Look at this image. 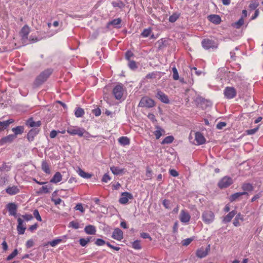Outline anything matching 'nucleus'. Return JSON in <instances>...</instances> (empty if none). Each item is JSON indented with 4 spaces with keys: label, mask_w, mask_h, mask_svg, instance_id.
<instances>
[{
    "label": "nucleus",
    "mask_w": 263,
    "mask_h": 263,
    "mask_svg": "<svg viewBox=\"0 0 263 263\" xmlns=\"http://www.w3.org/2000/svg\"><path fill=\"white\" fill-rule=\"evenodd\" d=\"M52 69H47L42 72L35 79L33 85L38 87L47 81L50 76L52 74Z\"/></svg>",
    "instance_id": "1"
},
{
    "label": "nucleus",
    "mask_w": 263,
    "mask_h": 263,
    "mask_svg": "<svg viewBox=\"0 0 263 263\" xmlns=\"http://www.w3.org/2000/svg\"><path fill=\"white\" fill-rule=\"evenodd\" d=\"M156 105L155 101L147 96L143 97L138 104V106L145 108H152Z\"/></svg>",
    "instance_id": "2"
},
{
    "label": "nucleus",
    "mask_w": 263,
    "mask_h": 263,
    "mask_svg": "<svg viewBox=\"0 0 263 263\" xmlns=\"http://www.w3.org/2000/svg\"><path fill=\"white\" fill-rule=\"evenodd\" d=\"M201 217L204 223L210 224L214 222L215 214L211 210H205L203 212Z\"/></svg>",
    "instance_id": "3"
},
{
    "label": "nucleus",
    "mask_w": 263,
    "mask_h": 263,
    "mask_svg": "<svg viewBox=\"0 0 263 263\" xmlns=\"http://www.w3.org/2000/svg\"><path fill=\"white\" fill-rule=\"evenodd\" d=\"M67 132L71 135H78L79 137L84 136V134L89 135V134L86 132L85 129L78 126H70L68 127Z\"/></svg>",
    "instance_id": "4"
},
{
    "label": "nucleus",
    "mask_w": 263,
    "mask_h": 263,
    "mask_svg": "<svg viewBox=\"0 0 263 263\" xmlns=\"http://www.w3.org/2000/svg\"><path fill=\"white\" fill-rule=\"evenodd\" d=\"M202 47L205 50L215 49L218 48V44L212 40L204 39L201 42Z\"/></svg>",
    "instance_id": "5"
},
{
    "label": "nucleus",
    "mask_w": 263,
    "mask_h": 263,
    "mask_svg": "<svg viewBox=\"0 0 263 263\" xmlns=\"http://www.w3.org/2000/svg\"><path fill=\"white\" fill-rule=\"evenodd\" d=\"M124 89L122 84L117 85L112 90V93L117 100H120L124 94Z\"/></svg>",
    "instance_id": "6"
},
{
    "label": "nucleus",
    "mask_w": 263,
    "mask_h": 263,
    "mask_svg": "<svg viewBox=\"0 0 263 263\" xmlns=\"http://www.w3.org/2000/svg\"><path fill=\"white\" fill-rule=\"evenodd\" d=\"M191 216L186 209L181 210L179 215V219L181 222L188 224L191 220Z\"/></svg>",
    "instance_id": "7"
},
{
    "label": "nucleus",
    "mask_w": 263,
    "mask_h": 263,
    "mask_svg": "<svg viewBox=\"0 0 263 263\" xmlns=\"http://www.w3.org/2000/svg\"><path fill=\"white\" fill-rule=\"evenodd\" d=\"M224 97L228 99H232L234 98L237 95V91L233 87H226L223 91Z\"/></svg>",
    "instance_id": "8"
},
{
    "label": "nucleus",
    "mask_w": 263,
    "mask_h": 263,
    "mask_svg": "<svg viewBox=\"0 0 263 263\" xmlns=\"http://www.w3.org/2000/svg\"><path fill=\"white\" fill-rule=\"evenodd\" d=\"M232 179L228 176H224L218 183V186L220 189H224L229 187L233 183Z\"/></svg>",
    "instance_id": "9"
},
{
    "label": "nucleus",
    "mask_w": 263,
    "mask_h": 263,
    "mask_svg": "<svg viewBox=\"0 0 263 263\" xmlns=\"http://www.w3.org/2000/svg\"><path fill=\"white\" fill-rule=\"evenodd\" d=\"M210 250V245H208V246L206 248H204L202 247L197 249V250L196 251V256L200 258L205 257L208 254Z\"/></svg>",
    "instance_id": "10"
},
{
    "label": "nucleus",
    "mask_w": 263,
    "mask_h": 263,
    "mask_svg": "<svg viewBox=\"0 0 263 263\" xmlns=\"http://www.w3.org/2000/svg\"><path fill=\"white\" fill-rule=\"evenodd\" d=\"M133 198V196L132 194L128 192H123L121 194V197L119 199V202L122 204H126L129 199H132Z\"/></svg>",
    "instance_id": "11"
},
{
    "label": "nucleus",
    "mask_w": 263,
    "mask_h": 263,
    "mask_svg": "<svg viewBox=\"0 0 263 263\" xmlns=\"http://www.w3.org/2000/svg\"><path fill=\"white\" fill-rule=\"evenodd\" d=\"M30 29L29 27L27 25L24 26L22 28L20 32V34L21 36L22 37V39L24 42H26V41L28 40V36L30 32Z\"/></svg>",
    "instance_id": "12"
},
{
    "label": "nucleus",
    "mask_w": 263,
    "mask_h": 263,
    "mask_svg": "<svg viewBox=\"0 0 263 263\" xmlns=\"http://www.w3.org/2000/svg\"><path fill=\"white\" fill-rule=\"evenodd\" d=\"M156 97L164 103L168 104L170 102L167 96L160 89L157 90Z\"/></svg>",
    "instance_id": "13"
},
{
    "label": "nucleus",
    "mask_w": 263,
    "mask_h": 263,
    "mask_svg": "<svg viewBox=\"0 0 263 263\" xmlns=\"http://www.w3.org/2000/svg\"><path fill=\"white\" fill-rule=\"evenodd\" d=\"M112 238L117 240L120 241L123 238V233L119 228H116L112 234Z\"/></svg>",
    "instance_id": "14"
},
{
    "label": "nucleus",
    "mask_w": 263,
    "mask_h": 263,
    "mask_svg": "<svg viewBox=\"0 0 263 263\" xmlns=\"http://www.w3.org/2000/svg\"><path fill=\"white\" fill-rule=\"evenodd\" d=\"M40 130L38 128H34L29 130L27 134V139L31 142L34 140V137L39 134Z\"/></svg>",
    "instance_id": "15"
},
{
    "label": "nucleus",
    "mask_w": 263,
    "mask_h": 263,
    "mask_svg": "<svg viewBox=\"0 0 263 263\" xmlns=\"http://www.w3.org/2000/svg\"><path fill=\"white\" fill-rule=\"evenodd\" d=\"M7 208L9 211V215L15 216L17 212V205L14 203H9L7 205Z\"/></svg>",
    "instance_id": "16"
},
{
    "label": "nucleus",
    "mask_w": 263,
    "mask_h": 263,
    "mask_svg": "<svg viewBox=\"0 0 263 263\" xmlns=\"http://www.w3.org/2000/svg\"><path fill=\"white\" fill-rule=\"evenodd\" d=\"M14 122L12 119H9L4 121H0V132L7 129L10 124L13 123Z\"/></svg>",
    "instance_id": "17"
},
{
    "label": "nucleus",
    "mask_w": 263,
    "mask_h": 263,
    "mask_svg": "<svg viewBox=\"0 0 263 263\" xmlns=\"http://www.w3.org/2000/svg\"><path fill=\"white\" fill-rule=\"evenodd\" d=\"M195 140L196 141L197 145H201L205 142V139L202 134L199 132H197L195 134Z\"/></svg>",
    "instance_id": "18"
},
{
    "label": "nucleus",
    "mask_w": 263,
    "mask_h": 263,
    "mask_svg": "<svg viewBox=\"0 0 263 263\" xmlns=\"http://www.w3.org/2000/svg\"><path fill=\"white\" fill-rule=\"evenodd\" d=\"M15 138V135H9L7 136L3 137L0 140V145H3L7 143H10Z\"/></svg>",
    "instance_id": "19"
},
{
    "label": "nucleus",
    "mask_w": 263,
    "mask_h": 263,
    "mask_svg": "<svg viewBox=\"0 0 263 263\" xmlns=\"http://www.w3.org/2000/svg\"><path fill=\"white\" fill-rule=\"evenodd\" d=\"M6 192L10 195H14L20 192V189L17 186H9L6 189Z\"/></svg>",
    "instance_id": "20"
},
{
    "label": "nucleus",
    "mask_w": 263,
    "mask_h": 263,
    "mask_svg": "<svg viewBox=\"0 0 263 263\" xmlns=\"http://www.w3.org/2000/svg\"><path fill=\"white\" fill-rule=\"evenodd\" d=\"M237 214L236 210H233L230 212L226 216L223 217L222 221L223 222L227 223L231 221L232 218Z\"/></svg>",
    "instance_id": "21"
},
{
    "label": "nucleus",
    "mask_w": 263,
    "mask_h": 263,
    "mask_svg": "<svg viewBox=\"0 0 263 263\" xmlns=\"http://www.w3.org/2000/svg\"><path fill=\"white\" fill-rule=\"evenodd\" d=\"M18 225L17 226V230L18 234H24L26 228L23 226V220L21 218L17 219Z\"/></svg>",
    "instance_id": "22"
},
{
    "label": "nucleus",
    "mask_w": 263,
    "mask_h": 263,
    "mask_svg": "<svg viewBox=\"0 0 263 263\" xmlns=\"http://www.w3.org/2000/svg\"><path fill=\"white\" fill-rule=\"evenodd\" d=\"M122 22V20L120 18H118L108 22L107 24V27L108 28L110 26H114L115 27L119 28L121 27L120 25Z\"/></svg>",
    "instance_id": "23"
},
{
    "label": "nucleus",
    "mask_w": 263,
    "mask_h": 263,
    "mask_svg": "<svg viewBox=\"0 0 263 263\" xmlns=\"http://www.w3.org/2000/svg\"><path fill=\"white\" fill-rule=\"evenodd\" d=\"M208 18L211 22L215 24H219L221 21L220 17L216 14L210 15Z\"/></svg>",
    "instance_id": "24"
},
{
    "label": "nucleus",
    "mask_w": 263,
    "mask_h": 263,
    "mask_svg": "<svg viewBox=\"0 0 263 263\" xmlns=\"http://www.w3.org/2000/svg\"><path fill=\"white\" fill-rule=\"evenodd\" d=\"M62 179V175L61 173L57 172L53 175V177L51 179L50 182L51 183H57L60 182Z\"/></svg>",
    "instance_id": "25"
},
{
    "label": "nucleus",
    "mask_w": 263,
    "mask_h": 263,
    "mask_svg": "<svg viewBox=\"0 0 263 263\" xmlns=\"http://www.w3.org/2000/svg\"><path fill=\"white\" fill-rule=\"evenodd\" d=\"M245 195H248V194L247 193V192H238V193H234V194L231 195L229 197V200L231 202H233V201L236 200L241 196Z\"/></svg>",
    "instance_id": "26"
},
{
    "label": "nucleus",
    "mask_w": 263,
    "mask_h": 263,
    "mask_svg": "<svg viewBox=\"0 0 263 263\" xmlns=\"http://www.w3.org/2000/svg\"><path fill=\"white\" fill-rule=\"evenodd\" d=\"M42 170L46 174H50L51 170L49 164L46 161H43L41 165Z\"/></svg>",
    "instance_id": "27"
},
{
    "label": "nucleus",
    "mask_w": 263,
    "mask_h": 263,
    "mask_svg": "<svg viewBox=\"0 0 263 263\" xmlns=\"http://www.w3.org/2000/svg\"><path fill=\"white\" fill-rule=\"evenodd\" d=\"M84 231L86 234L89 235L95 234L96 232V229L95 226L92 225H88L85 227Z\"/></svg>",
    "instance_id": "28"
},
{
    "label": "nucleus",
    "mask_w": 263,
    "mask_h": 263,
    "mask_svg": "<svg viewBox=\"0 0 263 263\" xmlns=\"http://www.w3.org/2000/svg\"><path fill=\"white\" fill-rule=\"evenodd\" d=\"M241 188L243 190V192H251L253 190L254 187L252 184L249 183H244L242 184L241 186Z\"/></svg>",
    "instance_id": "29"
},
{
    "label": "nucleus",
    "mask_w": 263,
    "mask_h": 263,
    "mask_svg": "<svg viewBox=\"0 0 263 263\" xmlns=\"http://www.w3.org/2000/svg\"><path fill=\"white\" fill-rule=\"evenodd\" d=\"M119 143L123 146L128 145L130 144V140L127 137H121L118 139Z\"/></svg>",
    "instance_id": "30"
},
{
    "label": "nucleus",
    "mask_w": 263,
    "mask_h": 263,
    "mask_svg": "<svg viewBox=\"0 0 263 263\" xmlns=\"http://www.w3.org/2000/svg\"><path fill=\"white\" fill-rule=\"evenodd\" d=\"M236 217L233 221V224L235 227H238L240 226L239 220L243 221V219L240 213L236 215Z\"/></svg>",
    "instance_id": "31"
},
{
    "label": "nucleus",
    "mask_w": 263,
    "mask_h": 263,
    "mask_svg": "<svg viewBox=\"0 0 263 263\" xmlns=\"http://www.w3.org/2000/svg\"><path fill=\"white\" fill-rule=\"evenodd\" d=\"M78 173L81 177L84 178L88 179L90 178L92 176L91 174L84 172L81 168L79 169V170L78 171Z\"/></svg>",
    "instance_id": "32"
},
{
    "label": "nucleus",
    "mask_w": 263,
    "mask_h": 263,
    "mask_svg": "<svg viewBox=\"0 0 263 263\" xmlns=\"http://www.w3.org/2000/svg\"><path fill=\"white\" fill-rule=\"evenodd\" d=\"M12 130L14 132V135L16 137V135L22 134L24 131V127L22 126H18L16 127L13 128Z\"/></svg>",
    "instance_id": "33"
},
{
    "label": "nucleus",
    "mask_w": 263,
    "mask_h": 263,
    "mask_svg": "<svg viewBox=\"0 0 263 263\" xmlns=\"http://www.w3.org/2000/svg\"><path fill=\"white\" fill-rule=\"evenodd\" d=\"M110 170L114 175H119L123 172L124 169H121L119 167L113 166L110 167Z\"/></svg>",
    "instance_id": "34"
},
{
    "label": "nucleus",
    "mask_w": 263,
    "mask_h": 263,
    "mask_svg": "<svg viewBox=\"0 0 263 263\" xmlns=\"http://www.w3.org/2000/svg\"><path fill=\"white\" fill-rule=\"evenodd\" d=\"M41 121L35 122V121H33L32 119L28 120L27 122V125L29 127H39L41 125Z\"/></svg>",
    "instance_id": "35"
},
{
    "label": "nucleus",
    "mask_w": 263,
    "mask_h": 263,
    "mask_svg": "<svg viewBox=\"0 0 263 263\" xmlns=\"http://www.w3.org/2000/svg\"><path fill=\"white\" fill-rule=\"evenodd\" d=\"M74 114L78 118L82 117L84 114V110L83 108L78 107L76 109Z\"/></svg>",
    "instance_id": "36"
},
{
    "label": "nucleus",
    "mask_w": 263,
    "mask_h": 263,
    "mask_svg": "<svg viewBox=\"0 0 263 263\" xmlns=\"http://www.w3.org/2000/svg\"><path fill=\"white\" fill-rule=\"evenodd\" d=\"M52 189L51 186L48 187V186H43L39 192V193H49L50 192V190Z\"/></svg>",
    "instance_id": "37"
},
{
    "label": "nucleus",
    "mask_w": 263,
    "mask_h": 263,
    "mask_svg": "<svg viewBox=\"0 0 263 263\" xmlns=\"http://www.w3.org/2000/svg\"><path fill=\"white\" fill-rule=\"evenodd\" d=\"M152 170L149 167H147L146 169L145 176L146 178L145 180H151L152 179Z\"/></svg>",
    "instance_id": "38"
},
{
    "label": "nucleus",
    "mask_w": 263,
    "mask_h": 263,
    "mask_svg": "<svg viewBox=\"0 0 263 263\" xmlns=\"http://www.w3.org/2000/svg\"><path fill=\"white\" fill-rule=\"evenodd\" d=\"M174 137L172 136L166 137L162 141V144H170L174 141Z\"/></svg>",
    "instance_id": "39"
},
{
    "label": "nucleus",
    "mask_w": 263,
    "mask_h": 263,
    "mask_svg": "<svg viewBox=\"0 0 263 263\" xmlns=\"http://www.w3.org/2000/svg\"><path fill=\"white\" fill-rule=\"evenodd\" d=\"M244 23V20L242 17H241L237 22H235L233 26L237 29H239Z\"/></svg>",
    "instance_id": "40"
},
{
    "label": "nucleus",
    "mask_w": 263,
    "mask_h": 263,
    "mask_svg": "<svg viewBox=\"0 0 263 263\" xmlns=\"http://www.w3.org/2000/svg\"><path fill=\"white\" fill-rule=\"evenodd\" d=\"M179 17V14L176 13H173L168 18L169 22L171 23L175 22Z\"/></svg>",
    "instance_id": "41"
},
{
    "label": "nucleus",
    "mask_w": 263,
    "mask_h": 263,
    "mask_svg": "<svg viewBox=\"0 0 263 263\" xmlns=\"http://www.w3.org/2000/svg\"><path fill=\"white\" fill-rule=\"evenodd\" d=\"M112 5L114 7H119L120 8H122L124 7V4L121 1H117V2H112Z\"/></svg>",
    "instance_id": "42"
},
{
    "label": "nucleus",
    "mask_w": 263,
    "mask_h": 263,
    "mask_svg": "<svg viewBox=\"0 0 263 263\" xmlns=\"http://www.w3.org/2000/svg\"><path fill=\"white\" fill-rule=\"evenodd\" d=\"M91 237H87L86 238H81L79 240L80 244L82 247H85L90 241Z\"/></svg>",
    "instance_id": "43"
},
{
    "label": "nucleus",
    "mask_w": 263,
    "mask_h": 263,
    "mask_svg": "<svg viewBox=\"0 0 263 263\" xmlns=\"http://www.w3.org/2000/svg\"><path fill=\"white\" fill-rule=\"evenodd\" d=\"M152 32V29L151 28H149L148 29H145L142 32L141 35L143 37H148Z\"/></svg>",
    "instance_id": "44"
},
{
    "label": "nucleus",
    "mask_w": 263,
    "mask_h": 263,
    "mask_svg": "<svg viewBox=\"0 0 263 263\" xmlns=\"http://www.w3.org/2000/svg\"><path fill=\"white\" fill-rule=\"evenodd\" d=\"M259 6V3L256 1H252L249 5V8L251 10H255Z\"/></svg>",
    "instance_id": "45"
},
{
    "label": "nucleus",
    "mask_w": 263,
    "mask_h": 263,
    "mask_svg": "<svg viewBox=\"0 0 263 263\" xmlns=\"http://www.w3.org/2000/svg\"><path fill=\"white\" fill-rule=\"evenodd\" d=\"M18 254V251L16 249H15L12 253H11L7 257V260H10L14 258Z\"/></svg>",
    "instance_id": "46"
},
{
    "label": "nucleus",
    "mask_w": 263,
    "mask_h": 263,
    "mask_svg": "<svg viewBox=\"0 0 263 263\" xmlns=\"http://www.w3.org/2000/svg\"><path fill=\"white\" fill-rule=\"evenodd\" d=\"M173 78L174 80H177L179 79V74L177 68L175 67L172 68Z\"/></svg>",
    "instance_id": "47"
},
{
    "label": "nucleus",
    "mask_w": 263,
    "mask_h": 263,
    "mask_svg": "<svg viewBox=\"0 0 263 263\" xmlns=\"http://www.w3.org/2000/svg\"><path fill=\"white\" fill-rule=\"evenodd\" d=\"M128 61V65L131 69L135 70L137 68V64L135 61L132 60H129Z\"/></svg>",
    "instance_id": "48"
},
{
    "label": "nucleus",
    "mask_w": 263,
    "mask_h": 263,
    "mask_svg": "<svg viewBox=\"0 0 263 263\" xmlns=\"http://www.w3.org/2000/svg\"><path fill=\"white\" fill-rule=\"evenodd\" d=\"M10 170V166L8 165L6 163H3L0 166V171L8 172Z\"/></svg>",
    "instance_id": "49"
},
{
    "label": "nucleus",
    "mask_w": 263,
    "mask_h": 263,
    "mask_svg": "<svg viewBox=\"0 0 263 263\" xmlns=\"http://www.w3.org/2000/svg\"><path fill=\"white\" fill-rule=\"evenodd\" d=\"M132 247L136 250H140L141 248L140 241L138 240H136L134 241L132 243Z\"/></svg>",
    "instance_id": "50"
},
{
    "label": "nucleus",
    "mask_w": 263,
    "mask_h": 263,
    "mask_svg": "<svg viewBox=\"0 0 263 263\" xmlns=\"http://www.w3.org/2000/svg\"><path fill=\"white\" fill-rule=\"evenodd\" d=\"M34 217L36 218L37 221H41L42 218L39 214V212L37 210H35L33 213Z\"/></svg>",
    "instance_id": "51"
},
{
    "label": "nucleus",
    "mask_w": 263,
    "mask_h": 263,
    "mask_svg": "<svg viewBox=\"0 0 263 263\" xmlns=\"http://www.w3.org/2000/svg\"><path fill=\"white\" fill-rule=\"evenodd\" d=\"M106 243L107 242H105L103 239L101 238L97 239L95 242V244L98 246H103L105 244L106 245Z\"/></svg>",
    "instance_id": "52"
},
{
    "label": "nucleus",
    "mask_w": 263,
    "mask_h": 263,
    "mask_svg": "<svg viewBox=\"0 0 263 263\" xmlns=\"http://www.w3.org/2000/svg\"><path fill=\"white\" fill-rule=\"evenodd\" d=\"M193 240L192 238H189L183 240L182 241V245L184 246H187Z\"/></svg>",
    "instance_id": "53"
},
{
    "label": "nucleus",
    "mask_w": 263,
    "mask_h": 263,
    "mask_svg": "<svg viewBox=\"0 0 263 263\" xmlns=\"http://www.w3.org/2000/svg\"><path fill=\"white\" fill-rule=\"evenodd\" d=\"M61 241H62V239H54L50 242H49L48 243H49L50 245L52 247H55L58 244L60 243Z\"/></svg>",
    "instance_id": "54"
},
{
    "label": "nucleus",
    "mask_w": 263,
    "mask_h": 263,
    "mask_svg": "<svg viewBox=\"0 0 263 263\" xmlns=\"http://www.w3.org/2000/svg\"><path fill=\"white\" fill-rule=\"evenodd\" d=\"M163 205L167 209L170 208L171 201L167 199H164L162 201Z\"/></svg>",
    "instance_id": "55"
},
{
    "label": "nucleus",
    "mask_w": 263,
    "mask_h": 263,
    "mask_svg": "<svg viewBox=\"0 0 263 263\" xmlns=\"http://www.w3.org/2000/svg\"><path fill=\"white\" fill-rule=\"evenodd\" d=\"M76 210L80 211L82 213H84L85 211V209H84L82 204L81 203L77 204L74 207Z\"/></svg>",
    "instance_id": "56"
},
{
    "label": "nucleus",
    "mask_w": 263,
    "mask_h": 263,
    "mask_svg": "<svg viewBox=\"0 0 263 263\" xmlns=\"http://www.w3.org/2000/svg\"><path fill=\"white\" fill-rule=\"evenodd\" d=\"M69 226L74 229H77L79 228V223L78 222L72 221L69 223Z\"/></svg>",
    "instance_id": "57"
},
{
    "label": "nucleus",
    "mask_w": 263,
    "mask_h": 263,
    "mask_svg": "<svg viewBox=\"0 0 263 263\" xmlns=\"http://www.w3.org/2000/svg\"><path fill=\"white\" fill-rule=\"evenodd\" d=\"M34 246V241L32 239H30L27 241L26 243V247L29 249L32 247Z\"/></svg>",
    "instance_id": "58"
},
{
    "label": "nucleus",
    "mask_w": 263,
    "mask_h": 263,
    "mask_svg": "<svg viewBox=\"0 0 263 263\" xmlns=\"http://www.w3.org/2000/svg\"><path fill=\"white\" fill-rule=\"evenodd\" d=\"M110 179L111 178L109 176L108 174H105L103 175L102 178V181L106 183L108 182Z\"/></svg>",
    "instance_id": "59"
},
{
    "label": "nucleus",
    "mask_w": 263,
    "mask_h": 263,
    "mask_svg": "<svg viewBox=\"0 0 263 263\" xmlns=\"http://www.w3.org/2000/svg\"><path fill=\"white\" fill-rule=\"evenodd\" d=\"M134 55L133 53L130 51H127L125 53V58L127 60H130V58Z\"/></svg>",
    "instance_id": "60"
},
{
    "label": "nucleus",
    "mask_w": 263,
    "mask_h": 263,
    "mask_svg": "<svg viewBox=\"0 0 263 263\" xmlns=\"http://www.w3.org/2000/svg\"><path fill=\"white\" fill-rule=\"evenodd\" d=\"M227 124L224 122H219L217 125L216 128L218 129H221L222 128L226 126Z\"/></svg>",
    "instance_id": "61"
},
{
    "label": "nucleus",
    "mask_w": 263,
    "mask_h": 263,
    "mask_svg": "<svg viewBox=\"0 0 263 263\" xmlns=\"http://www.w3.org/2000/svg\"><path fill=\"white\" fill-rule=\"evenodd\" d=\"M92 112L97 117L99 116L101 114V109L99 108L93 109Z\"/></svg>",
    "instance_id": "62"
},
{
    "label": "nucleus",
    "mask_w": 263,
    "mask_h": 263,
    "mask_svg": "<svg viewBox=\"0 0 263 263\" xmlns=\"http://www.w3.org/2000/svg\"><path fill=\"white\" fill-rule=\"evenodd\" d=\"M170 175L173 177H177L178 176V173L174 169H171L169 171Z\"/></svg>",
    "instance_id": "63"
},
{
    "label": "nucleus",
    "mask_w": 263,
    "mask_h": 263,
    "mask_svg": "<svg viewBox=\"0 0 263 263\" xmlns=\"http://www.w3.org/2000/svg\"><path fill=\"white\" fill-rule=\"evenodd\" d=\"M22 217L26 221H29L33 219V217L30 214H26L22 216Z\"/></svg>",
    "instance_id": "64"
}]
</instances>
